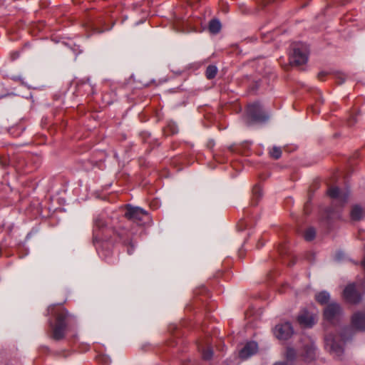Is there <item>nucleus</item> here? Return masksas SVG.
Segmentation results:
<instances>
[{
  "label": "nucleus",
  "instance_id": "obj_1",
  "mask_svg": "<svg viewBox=\"0 0 365 365\" xmlns=\"http://www.w3.org/2000/svg\"><path fill=\"white\" fill-rule=\"evenodd\" d=\"M352 329L356 331L365 330V314L358 312L353 314L351 317V327L345 328L340 336H336L333 334H329L325 336V349L332 355L334 358L341 359L344 354L343 343L348 340L351 336Z\"/></svg>",
  "mask_w": 365,
  "mask_h": 365
},
{
  "label": "nucleus",
  "instance_id": "obj_2",
  "mask_svg": "<svg viewBox=\"0 0 365 365\" xmlns=\"http://www.w3.org/2000/svg\"><path fill=\"white\" fill-rule=\"evenodd\" d=\"M344 312L341 305L335 302L328 304L324 309V319L331 324L339 323L343 318Z\"/></svg>",
  "mask_w": 365,
  "mask_h": 365
},
{
  "label": "nucleus",
  "instance_id": "obj_3",
  "mask_svg": "<svg viewBox=\"0 0 365 365\" xmlns=\"http://www.w3.org/2000/svg\"><path fill=\"white\" fill-rule=\"evenodd\" d=\"M308 60V48L306 44L298 43L292 46V53L289 56L292 65L301 66L307 63Z\"/></svg>",
  "mask_w": 365,
  "mask_h": 365
},
{
  "label": "nucleus",
  "instance_id": "obj_4",
  "mask_svg": "<svg viewBox=\"0 0 365 365\" xmlns=\"http://www.w3.org/2000/svg\"><path fill=\"white\" fill-rule=\"evenodd\" d=\"M68 316L66 312H61L58 314L56 318V323L53 328V338L59 340L64 336L66 329V319Z\"/></svg>",
  "mask_w": 365,
  "mask_h": 365
},
{
  "label": "nucleus",
  "instance_id": "obj_5",
  "mask_svg": "<svg viewBox=\"0 0 365 365\" xmlns=\"http://www.w3.org/2000/svg\"><path fill=\"white\" fill-rule=\"evenodd\" d=\"M247 123L252 121L259 122L264 121L267 117L262 113L260 105L258 103L250 104L247 107Z\"/></svg>",
  "mask_w": 365,
  "mask_h": 365
},
{
  "label": "nucleus",
  "instance_id": "obj_6",
  "mask_svg": "<svg viewBox=\"0 0 365 365\" xmlns=\"http://www.w3.org/2000/svg\"><path fill=\"white\" fill-rule=\"evenodd\" d=\"M293 334V328L290 323L285 322L277 325L274 329V336L281 340H287Z\"/></svg>",
  "mask_w": 365,
  "mask_h": 365
},
{
  "label": "nucleus",
  "instance_id": "obj_7",
  "mask_svg": "<svg viewBox=\"0 0 365 365\" xmlns=\"http://www.w3.org/2000/svg\"><path fill=\"white\" fill-rule=\"evenodd\" d=\"M125 215L128 219L139 222L148 217V212L142 208L128 206Z\"/></svg>",
  "mask_w": 365,
  "mask_h": 365
},
{
  "label": "nucleus",
  "instance_id": "obj_8",
  "mask_svg": "<svg viewBox=\"0 0 365 365\" xmlns=\"http://www.w3.org/2000/svg\"><path fill=\"white\" fill-rule=\"evenodd\" d=\"M344 299L351 304H356L361 300V296L356 290L355 284L347 285L344 290Z\"/></svg>",
  "mask_w": 365,
  "mask_h": 365
},
{
  "label": "nucleus",
  "instance_id": "obj_9",
  "mask_svg": "<svg viewBox=\"0 0 365 365\" xmlns=\"http://www.w3.org/2000/svg\"><path fill=\"white\" fill-rule=\"evenodd\" d=\"M328 195L330 197L334 199L336 204L342 205L347 202L348 194L342 192L337 187H331L328 190Z\"/></svg>",
  "mask_w": 365,
  "mask_h": 365
},
{
  "label": "nucleus",
  "instance_id": "obj_10",
  "mask_svg": "<svg viewBox=\"0 0 365 365\" xmlns=\"http://www.w3.org/2000/svg\"><path fill=\"white\" fill-rule=\"evenodd\" d=\"M258 350L257 344L255 341H249L246 343L243 348L239 352L240 359L245 360L255 354Z\"/></svg>",
  "mask_w": 365,
  "mask_h": 365
},
{
  "label": "nucleus",
  "instance_id": "obj_11",
  "mask_svg": "<svg viewBox=\"0 0 365 365\" xmlns=\"http://www.w3.org/2000/svg\"><path fill=\"white\" fill-rule=\"evenodd\" d=\"M317 315L309 313L307 311H303L298 317V321L300 324L304 327H311L317 322Z\"/></svg>",
  "mask_w": 365,
  "mask_h": 365
},
{
  "label": "nucleus",
  "instance_id": "obj_12",
  "mask_svg": "<svg viewBox=\"0 0 365 365\" xmlns=\"http://www.w3.org/2000/svg\"><path fill=\"white\" fill-rule=\"evenodd\" d=\"M365 215V212L364 209L359 205H354L350 212V215L351 220H361Z\"/></svg>",
  "mask_w": 365,
  "mask_h": 365
},
{
  "label": "nucleus",
  "instance_id": "obj_13",
  "mask_svg": "<svg viewBox=\"0 0 365 365\" xmlns=\"http://www.w3.org/2000/svg\"><path fill=\"white\" fill-rule=\"evenodd\" d=\"M315 298L319 303L324 304L328 302L330 295L327 292L323 291L317 294Z\"/></svg>",
  "mask_w": 365,
  "mask_h": 365
},
{
  "label": "nucleus",
  "instance_id": "obj_14",
  "mask_svg": "<svg viewBox=\"0 0 365 365\" xmlns=\"http://www.w3.org/2000/svg\"><path fill=\"white\" fill-rule=\"evenodd\" d=\"M221 29V24L218 20L214 19L210 22L209 30L212 34H217Z\"/></svg>",
  "mask_w": 365,
  "mask_h": 365
},
{
  "label": "nucleus",
  "instance_id": "obj_15",
  "mask_svg": "<svg viewBox=\"0 0 365 365\" xmlns=\"http://www.w3.org/2000/svg\"><path fill=\"white\" fill-rule=\"evenodd\" d=\"M217 72V68L215 66H209L206 70V76L208 79H212L216 76Z\"/></svg>",
  "mask_w": 365,
  "mask_h": 365
},
{
  "label": "nucleus",
  "instance_id": "obj_16",
  "mask_svg": "<svg viewBox=\"0 0 365 365\" xmlns=\"http://www.w3.org/2000/svg\"><path fill=\"white\" fill-rule=\"evenodd\" d=\"M315 356V346L313 344L308 346L306 350L305 358L307 360H312Z\"/></svg>",
  "mask_w": 365,
  "mask_h": 365
},
{
  "label": "nucleus",
  "instance_id": "obj_17",
  "mask_svg": "<svg viewBox=\"0 0 365 365\" xmlns=\"http://www.w3.org/2000/svg\"><path fill=\"white\" fill-rule=\"evenodd\" d=\"M270 155L272 158L275 159L279 158L282 155L281 149L277 147H273L272 149L270 150Z\"/></svg>",
  "mask_w": 365,
  "mask_h": 365
},
{
  "label": "nucleus",
  "instance_id": "obj_18",
  "mask_svg": "<svg viewBox=\"0 0 365 365\" xmlns=\"http://www.w3.org/2000/svg\"><path fill=\"white\" fill-rule=\"evenodd\" d=\"M314 236H315V231L313 228L307 229L304 233V238L308 241H310L312 239H314Z\"/></svg>",
  "mask_w": 365,
  "mask_h": 365
},
{
  "label": "nucleus",
  "instance_id": "obj_19",
  "mask_svg": "<svg viewBox=\"0 0 365 365\" xmlns=\"http://www.w3.org/2000/svg\"><path fill=\"white\" fill-rule=\"evenodd\" d=\"M296 357V351L292 348H287L286 351V358L289 361H292Z\"/></svg>",
  "mask_w": 365,
  "mask_h": 365
},
{
  "label": "nucleus",
  "instance_id": "obj_20",
  "mask_svg": "<svg viewBox=\"0 0 365 365\" xmlns=\"http://www.w3.org/2000/svg\"><path fill=\"white\" fill-rule=\"evenodd\" d=\"M213 355V351L210 348L205 349L202 352V357L205 360H210Z\"/></svg>",
  "mask_w": 365,
  "mask_h": 365
},
{
  "label": "nucleus",
  "instance_id": "obj_21",
  "mask_svg": "<svg viewBox=\"0 0 365 365\" xmlns=\"http://www.w3.org/2000/svg\"><path fill=\"white\" fill-rule=\"evenodd\" d=\"M53 309H54V306L49 307L48 309V313L53 312Z\"/></svg>",
  "mask_w": 365,
  "mask_h": 365
},
{
  "label": "nucleus",
  "instance_id": "obj_22",
  "mask_svg": "<svg viewBox=\"0 0 365 365\" xmlns=\"http://www.w3.org/2000/svg\"><path fill=\"white\" fill-rule=\"evenodd\" d=\"M273 365H287V364L284 362H277Z\"/></svg>",
  "mask_w": 365,
  "mask_h": 365
},
{
  "label": "nucleus",
  "instance_id": "obj_23",
  "mask_svg": "<svg viewBox=\"0 0 365 365\" xmlns=\"http://www.w3.org/2000/svg\"><path fill=\"white\" fill-rule=\"evenodd\" d=\"M177 132H178L177 128L174 127L173 129H172V133H177Z\"/></svg>",
  "mask_w": 365,
  "mask_h": 365
},
{
  "label": "nucleus",
  "instance_id": "obj_24",
  "mask_svg": "<svg viewBox=\"0 0 365 365\" xmlns=\"http://www.w3.org/2000/svg\"><path fill=\"white\" fill-rule=\"evenodd\" d=\"M96 225H97V226H98V227H101V225L98 223V221H96Z\"/></svg>",
  "mask_w": 365,
  "mask_h": 365
},
{
  "label": "nucleus",
  "instance_id": "obj_25",
  "mask_svg": "<svg viewBox=\"0 0 365 365\" xmlns=\"http://www.w3.org/2000/svg\"><path fill=\"white\" fill-rule=\"evenodd\" d=\"M109 364V361H108V359H106V364Z\"/></svg>",
  "mask_w": 365,
  "mask_h": 365
},
{
  "label": "nucleus",
  "instance_id": "obj_26",
  "mask_svg": "<svg viewBox=\"0 0 365 365\" xmlns=\"http://www.w3.org/2000/svg\"><path fill=\"white\" fill-rule=\"evenodd\" d=\"M356 120H354L353 123H350V124L355 123Z\"/></svg>",
  "mask_w": 365,
  "mask_h": 365
},
{
  "label": "nucleus",
  "instance_id": "obj_27",
  "mask_svg": "<svg viewBox=\"0 0 365 365\" xmlns=\"http://www.w3.org/2000/svg\"><path fill=\"white\" fill-rule=\"evenodd\" d=\"M256 190H257V188H255L254 192H256ZM257 190H259V188H257Z\"/></svg>",
  "mask_w": 365,
  "mask_h": 365
}]
</instances>
